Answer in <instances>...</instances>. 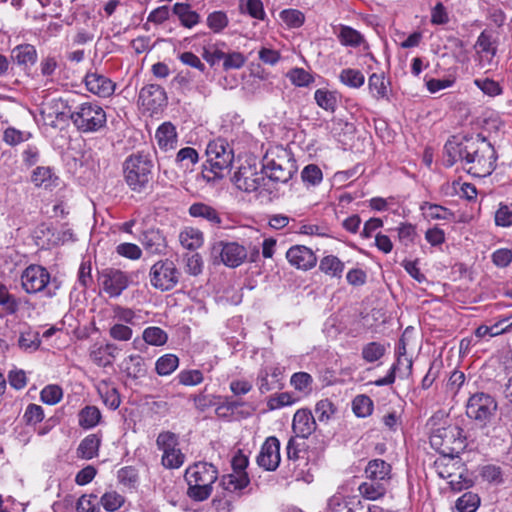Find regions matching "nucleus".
<instances>
[{"instance_id": "obj_56", "label": "nucleus", "mask_w": 512, "mask_h": 512, "mask_svg": "<svg viewBox=\"0 0 512 512\" xmlns=\"http://www.w3.org/2000/svg\"><path fill=\"white\" fill-rule=\"evenodd\" d=\"M301 178L306 185L316 186L321 183L323 173L316 164H309L302 170Z\"/></svg>"}, {"instance_id": "obj_63", "label": "nucleus", "mask_w": 512, "mask_h": 512, "mask_svg": "<svg viewBox=\"0 0 512 512\" xmlns=\"http://www.w3.org/2000/svg\"><path fill=\"white\" fill-rule=\"evenodd\" d=\"M30 137L31 134L28 132H23L13 127H9L4 131L3 140L8 145L15 146L27 141Z\"/></svg>"}, {"instance_id": "obj_14", "label": "nucleus", "mask_w": 512, "mask_h": 512, "mask_svg": "<svg viewBox=\"0 0 512 512\" xmlns=\"http://www.w3.org/2000/svg\"><path fill=\"white\" fill-rule=\"evenodd\" d=\"M211 253L231 268L240 266L247 258L246 248L236 242L217 241L212 245Z\"/></svg>"}, {"instance_id": "obj_17", "label": "nucleus", "mask_w": 512, "mask_h": 512, "mask_svg": "<svg viewBox=\"0 0 512 512\" xmlns=\"http://www.w3.org/2000/svg\"><path fill=\"white\" fill-rule=\"evenodd\" d=\"M138 102L150 113H157L167 105V95L158 84L145 85L139 92Z\"/></svg>"}, {"instance_id": "obj_8", "label": "nucleus", "mask_w": 512, "mask_h": 512, "mask_svg": "<svg viewBox=\"0 0 512 512\" xmlns=\"http://www.w3.org/2000/svg\"><path fill=\"white\" fill-rule=\"evenodd\" d=\"M262 170L269 180L287 183L296 172V165L285 149H278L264 156Z\"/></svg>"}, {"instance_id": "obj_55", "label": "nucleus", "mask_w": 512, "mask_h": 512, "mask_svg": "<svg viewBox=\"0 0 512 512\" xmlns=\"http://www.w3.org/2000/svg\"><path fill=\"white\" fill-rule=\"evenodd\" d=\"M296 398L289 392L277 393L270 396L267 400V407L269 410H277L285 406L293 405Z\"/></svg>"}, {"instance_id": "obj_58", "label": "nucleus", "mask_w": 512, "mask_h": 512, "mask_svg": "<svg viewBox=\"0 0 512 512\" xmlns=\"http://www.w3.org/2000/svg\"><path fill=\"white\" fill-rule=\"evenodd\" d=\"M474 84L488 96L495 97L502 94L500 84L490 78L475 79Z\"/></svg>"}, {"instance_id": "obj_54", "label": "nucleus", "mask_w": 512, "mask_h": 512, "mask_svg": "<svg viewBox=\"0 0 512 512\" xmlns=\"http://www.w3.org/2000/svg\"><path fill=\"white\" fill-rule=\"evenodd\" d=\"M287 77L295 86L298 87H308L314 82V77L303 68L291 69L288 72Z\"/></svg>"}, {"instance_id": "obj_9", "label": "nucleus", "mask_w": 512, "mask_h": 512, "mask_svg": "<svg viewBox=\"0 0 512 512\" xmlns=\"http://www.w3.org/2000/svg\"><path fill=\"white\" fill-rule=\"evenodd\" d=\"M497 407V401L493 396L477 392L471 395L466 403V415L480 427H485L495 416Z\"/></svg>"}, {"instance_id": "obj_29", "label": "nucleus", "mask_w": 512, "mask_h": 512, "mask_svg": "<svg viewBox=\"0 0 512 512\" xmlns=\"http://www.w3.org/2000/svg\"><path fill=\"white\" fill-rule=\"evenodd\" d=\"M155 139L160 149H173L177 144L176 127L171 122L162 123L156 130Z\"/></svg>"}, {"instance_id": "obj_60", "label": "nucleus", "mask_w": 512, "mask_h": 512, "mask_svg": "<svg viewBox=\"0 0 512 512\" xmlns=\"http://www.w3.org/2000/svg\"><path fill=\"white\" fill-rule=\"evenodd\" d=\"M313 379L307 372H297L291 376L290 384L295 390L305 392L311 390Z\"/></svg>"}, {"instance_id": "obj_50", "label": "nucleus", "mask_w": 512, "mask_h": 512, "mask_svg": "<svg viewBox=\"0 0 512 512\" xmlns=\"http://www.w3.org/2000/svg\"><path fill=\"white\" fill-rule=\"evenodd\" d=\"M176 379L180 385L196 386L203 382L204 376L198 369H184L177 374Z\"/></svg>"}, {"instance_id": "obj_31", "label": "nucleus", "mask_w": 512, "mask_h": 512, "mask_svg": "<svg viewBox=\"0 0 512 512\" xmlns=\"http://www.w3.org/2000/svg\"><path fill=\"white\" fill-rule=\"evenodd\" d=\"M124 372L131 379L143 378L147 374L145 360L140 355H130L123 361Z\"/></svg>"}, {"instance_id": "obj_48", "label": "nucleus", "mask_w": 512, "mask_h": 512, "mask_svg": "<svg viewBox=\"0 0 512 512\" xmlns=\"http://www.w3.org/2000/svg\"><path fill=\"white\" fill-rule=\"evenodd\" d=\"M143 340L153 346H162L168 340L167 333L160 327L150 326L143 331Z\"/></svg>"}, {"instance_id": "obj_33", "label": "nucleus", "mask_w": 512, "mask_h": 512, "mask_svg": "<svg viewBox=\"0 0 512 512\" xmlns=\"http://www.w3.org/2000/svg\"><path fill=\"white\" fill-rule=\"evenodd\" d=\"M250 484V478L247 473H235L224 475L221 478L220 485L225 491L230 493L238 492Z\"/></svg>"}, {"instance_id": "obj_41", "label": "nucleus", "mask_w": 512, "mask_h": 512, "mask_svg": "<svg viewBox=\"0 0 512 512\" xmlns=\"http://www.w3.org/2000/svg\"><path fill=\"white\" fill-rule=\"evenodd\" d=\"M179 366V358L175 354L167 353L156 360L155 371L159 376L171 375Z\"/></svg>"}, {"instance_id": "obj_43", "label": "nucleus", "mask_w": 512, "mask_h": 512, "mask_svg": "<svg viewBox=\"0 0 512 512\" xmlns=\"http://www.w3.org/2000/svg\"><path fill=\"white\" fill-rule=\"evenodd\" d=\"M339 80L342 84L350 88L357 89L363 86L365 82V76L358 69L346 68L340 72Z\"/></svg>"}, {"instance_id": "obj_7", "label": "nucleus", "mask_w": 512, "mask_h": 512, "mask_svg": "<svg viewBox=\"0 0 512 512\" xmlns=\"http://www.w3.org/2000/svg\"><path fill=\"white\" fill-rule=\"evenodd\" d=\"M464 431L458 425H447L434 429L430 436L432 447L450 460L457 458L465 448Z\"/></svg>"}, {"instance_id": "obj_37", "label": "nucleus", "mask_w": 512, "mask_h": 512, "mask_svg": "<svg viewBox=\"0 0 512 512\" xmlns=\"http://www.w3.org/2000/svg\"><path fill=\"white\" fill-rule=\"evenodd\" d=\"M20 300L9 292L8 287L0 282V308L7 315H14L18 312Z\"/></svg>"}, {"instance_id": "obj_2", "label": "nucleus", "mask_w": 512, "mask_h": 512, "mask_svg": "<svg viewBox=\"0 0 512 512\" xmlns=\"http://www.w3.org/2000/svg\"><path fill=\"white\" fill-rule=\"evenodd\" d=\"M69 119L78 132L94 134L107 127V114L96 101H86L68 107Z\"/></svg>"}, {"instance_id": "obj_24", "label": "nucleus", "mask_w": 512, "mask_h": 512, "mask_svg": "<svg viewBox=\"0 0 512 512\" xmlns=\"http://www.w3.org/2000/svg\"><path fill=\"white\" fill-rule=\"evenodd\" d=\"M31 182L38 188L52 191L60 184V178L49 166H38L31 174Z\"/></svg>"}, {"instance_id": "obj_15", "label": "nucleus", "mask_w": 512, "mask_h": 512, "mask_svg": "<svg viewBox=\"0 0 512 512\" xmlns=\"http://www.w3.org/2000/svg\"><path fill=\"white\" fill-rule=\"evenodd\" d=\"M98 281L110 297H118L129 286L126 273L115 268H105L98 272Z\"/></svg>"}, {"instance_id": "obj_3", "label": "nucleus", "mask_w": 512, "mask_h": 512, "mask_svg": "<svg viewBox=\"0 0 512 512\" xmlns=\"http://www.w3.org/2000/svg\"><path fill=\"white\" fill-rule=\"evenodd\" d=\"M391 472V465L383 459L370 460L364 470L366 480L358 487L360 495L372 501L384 497L390 484Z\"/></svg>"}, {"instance_id": "obj_26", "label": "nucleus", "mask_w": 512, "mask_h": 512, "mask_svg": "<svg viewBox=\"0 0 512 512\" xmlns=\"http://www.w3.org/2000/svg\"><path fill=\"white\" fill-rule=\"evenodd\" d=\"M10 57L18 66L27 69L37 62L38 55L33 45L20 44L12 49Z\"/></svg>"}, {"instance_id": "obj_22", "label": "nucleus", "mask_w": 512, "mask_h": 512, "mask_svg": "<svg viewBox=\"0 0 512 512\" xmlns=\"http://www.w3.org/2000/svg\"><path fill=\"white\" fill-rule=\"evenodd\" d=\"M84 82L87 90L99 97H109L115 90L112 80L96 72L87 73Z\"/></svg>"}, {"instance_id": "obj_42", "label": "nucleus", "mask_w": 512, "mask_h": 512, "mask_svg": "<svg viewBox=\"0 0 512 512\" xmlns=\"http://www.w3.org/2000/svg\"><path fill=\"white\" fill-rule=\"evenodd\" d=\"M386 346L380 342H369L362 347L361 356L367 363L380 360L386 354Z\"/></svg>"}, {"instance_id": "obj_62", "label": "nucleus", "mask_w": 512, "mask_h": 512, "mask_svg": "<svg viewBox=\"0 0 512 512\" xmlns=\"http://www.w3.org/2000/svg\"><path fill=\"white\" fill-rule=\"evenodd\" d=\"M63 396L62 389L57 385H48L40 393L41 400L48 405L57 404Z\"/></svg>"}, {"instance_id": "obj_11", "label": "nucleus", "mask_w": 512, "mask_h": 512, "mask_svg": "<svg viewBox=\"0 0 512 512\" xmlns=\"http://www.w3.org/2000/svg\"><path fill=\"white\" fill-rule=\"evenodd\" d=\"M180 272L170 259L159 260L149 271L151 285L162 292L172 290L179 282Z\"/></svg>"}, {"instance_id": "obj_16", "label": "nucleus", "mask_w": 512, "mask_h": 512, "mask_svg": "<svg viewBox=\"0 0 512 512\" xmlns=\"http://www.w3.org/2000/svg\"><path fill=\"white\" fill-rule=\"evenodd\" d=\"M232 182L239 190L251 193L265 186V177L263 170L258 172L255 167L247 165L239 167L232 177Z\"/></svg>"}, {"instance_id": "obj_10", "label": "nucleus", "mask_w": 512, "mask_h": 512, "mask_svg": "<svg viewBox=\"0 0 512 512\" xmlns=\"http://www.w3.org/2000/svg\"><path fill=\"white\" fill-rule=\"evenodd\" d=\"M21 287L28 294L44 292L47 297H53L56 292L52 291L48 285L51 280L48 270L37 264H31L21 273Z\"/></svg>"}, {"instance_id": "obj_4", "label": "nucleus", "mask_w": 512, "mask_h": 512, "mask_svg": "<svg viewBox=\"0 0 512 512\" xmlns=\"http://www.w3.org/2000/svg\"><path fill=\"white\" fill-rule=\"evenodd\" d=\"M188 484L187 495L195 501L208 499L213 490V484L218 479V469L208 462H197L185 471Z\"/></svg>"}, {"instance_id": "obj_53", "label": "nucleus", "mask_w": 512, "mask_h": 512, "mask_svg": "<svg viewBox=\"0 0 512 512\" xmlns=\"http://www.w3.org/2000/svg\"><path fill=\"white\" fill-rule=\"evenodd\" d=\"M480 505V498L472 492L464 493L456 502L459 512H475Z\"/></svg>"}, {"instance_id": "obj_46", "label": "nucleus", "mask_w": 512, "mask_h": 512, "mask_svg": "<svg viewBox=\"0 0 512 512\" xmlns=\"http://www.w3.org/2000/svg\"><path fill=\"white\" fill-rule=\"evenodd\" d=\"M314 411L319 422L328 423L336 413L337 408L331 400L325 398L316 403Z\"/></svg>"}, {"instance_id": "obj_47", "label": "nucleus", "mask_w": 512, "mask_h": 512, "mask_svg": "<svg viewBox=\"0 0 512 512\" xmlns=\"http://www.w3.org/2000/svg\"><path fill=\"white\" fill-rule=\"evenodd\" d=\"M19 347L24 351H36L41 345L39 332L28 329L18 339Z\"/></svg>"}, {"instance_id": "obj_32", "label": "nucleus", "mask_w": 512, "mask_h": 512, "mask_svg": "<svg viewBox=\"0 0 512 512\" xmlns=\"http://www.w3.org/2000/svg\"><path fill=\"white\" fill-rule=\"evenodd\" d=\"M100 445L101 436L99 434H89L80 442L77 454L82 459L90 460L98 455Z\"/></svg>"}, {"instance_id": "obj_30", "label": "nucleus", "mask_w": 512, "mask_h": 512, "mask_svg": "<svg viewBox=\"0 0 512 512\" xmlns=\"http://www.w3.org/2000/svg\"><path fill=\"white\" fill-rule=\"evenodd\" d=\"M179 241L183 248L195 251L203 245L204 235L198 228L185 227L179 233Z\"/></svg>"}, {"instance_id": "obj_20", "label": "nucleus", "mask_w": 512, "mask_h": 512, "mask_svg": "<svg viewBox=\"0 0 512 512\" xmlns=\"http://www.w3.org/2000/svg\"><path fill=\"white\" fill-rule=\"evenodd\" d=\"M282 369L277 365L265 366L260 369L257 376V385L261 394L283 387Z\"/></svg>"}, {"instance_id": "obj_64", "label": "nucleus", "mask_w": 512, "mask_h": 512, "mask_svg": "<svg viewBox=\"0 0 512 512\" xmlns=\"http://www.w3.org/2000/svg\"><path fill=\"white\" fill-rule=\"evenodd\" d=\"M77 512H99V504L96 495H82L76 506Z\"/></svg>"}, {"instance_id": "obj_52", "label": "nucleus", "mask_w": 512, "mask_h": 512, "mask_svg": "<svg viewBox=\"0 0 512 512\" xmlns=\"http://www.w3.org/2000/svg\"><path fill=\"white\" fill-rule=\"evenodd\" d=\"M281 20L289 28H299L305 22V15L298 9H284L280 12Z\"/></svg>"}, {"instance_id": "obj_59", "label": "nucleus", "mask_w": 512, "mask_h": 512, "mask_svg": "<svg viewBox=\"0 0 512 512\" xmlns=\"http://www.w3.org/2000/svg\"><path fill=\"white\" fill-rule=\"evenodd\" d=\"M185 271L189 275L197 276L202 273L203 260L199 253L187 254L184 257Z\"/></svg>"}, {"instance_id": "obj_13", "label": "nucleus", "mask_w": 512, "mask_h": 512, "mask_svg": "<svg viewBox=\"0 0 512 512\" xmlns=\"http://www.w3.org/2000/svg\"><path fill=\"white\" fill-rule=\"evenodd\" d=\"M304 443H299L294 437H291L286 446L287 458L289 467L293 471V477L297 481H303L305 483H311L312 477L309 470L302 469V463H304V456L308 455L309 448H303ZM307 463V461H305Z\"/></svg>"}, {"instance_id": "obj_6", "label": "nucleus", "mask_w": 512, "mask_h": 512, "mask_svg": "<svg viewBox=\"0 0 512 512\" xmlns=\"http://www.w3.org/2000/svg\"><path fill=\"white\" fill-rule=\"evenodd\" d=\"M153 161L149 152L137 151L123 163L124 179L131 190L141 192L152 179Z\"/></svg>"}, {"instance_id": "obj_25", "label": "nucleus", "mask_w": 512, "mask_h": 512, "mask_svg": "<svg viewBox=\"0 0 512 512\" xmlns=\"http://www.w3.org/2000/svg\"><path fill=\"white\" fill-rule=\"evenodd\" d=\"M118 352L119 348L113 343L95 345L90 350V358L99 367H107L113 364Z\"/></svg>"}, {"instance_id": "obj_45", "label": "nucleus", "mask_w": 512, "mask_h": 512, "mask_svg": "<svg viewBox=\"0 0 512 512\" xmlns=\"http://www.w3.org/2000/svg\"><path fill=\"white\" fill-rule=\"evenodd\" d=\"M198 160L199 155L196 149L192 147H185L178 151L175 162L182 169L192 170V167L198 162Z\"/></svg>"}, {"instance_id": "obj_39", "label": "nucleus", "mask_w": 512, "mask_h": 512, "mask_svg": "<svg viewBox=\"0 0 512 512\" xmlns=\"http://www.w3.org/2000/svg\"><path fill=\"white\" fill-rule=\"evenodd\" d=\"M388 84L389 82L385 80L383 73H373L368 79L369 90L372 93V96L377 100L388 98Z\"/></svg>"}, {"instance_id": "obj_12", "label": "nucleus", "mask_w": 512, "mask_h": 512, "mask_svg": "<svg viewBox=\"0 0 512 512\" xmlns=\"http://www.w3.org/2000/svg\"><path fill=\"white\" fill-rule=\"evenodd\" d=\"M156 445L163 452L161 463L167 469H178L185 461V455L179 446L178 436L170 431L159 433Z\"/></svg>"}, {"instance_id": "obj_36", "label": "nucleus", "mask_w": 512, "mask_h": 512, "mask_svg": "<svg viewBox=\"0 0 512 512\" xmlns=\"http://www.w3.org/2000/svg\"><path fill=\"white\" fill-rule=\"evenodd\" d=\"M476 47L478 48V53L483 54L481 57H486L488 62H491L497 52L496 43L493 40L492 33L487 30L482 31L478 36Z\"/></svg>"}, {"instance_id": "obj_19", "label": "nucleus", "mask_w": 512, "mask_h": 512, "mask_svg": "<svg viewBox=\"0 0 512 512\" xmlns=\"http://www.w3.org/2000/svg\"><path fill=\"white\" fill-rule=\"evenodd\" d=\"M287 261L297 269L309 270L317 263L314 252L304 245H294L286 252Z\"/></svg>"}, {"instance_id": "obj_38", "label": "nucleus", "mask_w": 512, "mask_h": 512, "mask_svg": "<svg viewBox=\"0 0 512 512\" xmlns=\"http://www.w3.org/2000/svg\"><path fill=\"white\" fill-rule=\"evenodd\" d=\"M344 268V263L334 255H328L323 257L319 264V269L323 273L335 278L342 277Z\"/></svg>"}, {"instance_id": "obj_34", "label": "nucleus", "mask_w": 512, "mask_h": 512, "mask_svg": "<svg viewBox=\"0 0 512 512\" xmlns=\"http://www.w3.org/2000/svg\"><path fill=\"white\" fill-rule=\"evenodd\" d=\"M420 210L430 220H450L454 217V213L448 208L427 201L420 205Z\"/></svg>"}, {"instance_id": "obj_27", "label": "nucleus", "mask_w": 512, "mask_h": 512, "mask_svg": "<svg viewBox=\"0 0 512 512\" xmlns=\"http://www.w3.org/2000/svg\"><path fill=\"white\" fill-rule=\"evenodd\" d=\"M141 243L150 254H161L166 249V239L158 229H148L143 232Z\"/></svg>"}, {"instance_id": "obj_5", "label": "nucleus", "mask_w": 512, "mask_h": 512, "mask_svg": "<svg viewBox=\"0 0 512 512\" xmlns=\"http://www.w3.org/2000/svg\"><path fill=\"white\" fill-rule=\"evenodd\" d=\"M206 155L209 168L204 165L200 177L207 183L223 178L224 172L230 170L234 160L233 149L229 143L223 138L209 142Z\"/></svg>"}, {"instance_id": "obj_28", "label": "nucleus", "mask_w": 512, "mask_h": 512, "mask_svg": "<svg viewBox=\"0 0 512 512\" xmlns=\"http://www.w3.org/2000/svg\"><path fill=\"white\" fill-rule=\"evenodd\" d=\"M172 12L178 17L180 24L185 28L191 29L200 23L201 16L198 12L192 10L189 3H175L172 7Z\"/></svg>"}, {"instance_id": "obj_51", "label": "nucleus", "mask_w": 512, "mask_h": 512, "mask_svg": "<svg viewBox=\"0 0 512 512\" xmlns=\"http://www.w3.org/2000/svg\"><path fill=\"white\" fill-rule=\"evenodd\" d=\"M352 409L357 417H367L373 411V401L366 395H358L352 402Z\"/></svg>"}, {"instance_id": "obj_40", "label": "nucleus", "mask_w": 512, "mask_h": 512, "mask_svg": "<svg viewBox=\"0 0 512 512\" xmlns=\"http://www.w3.org/2000/svg\"><path fill=\"white\" fill-rule=\"evenodd\" d=\"M337 36L344 46L358 47L365 41L364 36L359 31L347 25H340Z\"/></svg>"}, {"instance_id": "obj_1", "label": "nucleus", "mask_w": 512, "mask_h": 512, "mask_svg": "<svg viewBox=\"0 0 512 512\" xmlns=\"http://www.w3.org/2000/svg\"><path fill=\"white\" fill-rule=\"evenodd\" d=\"M497 158L494 146L481 134L464 137L459 142L448 140L444 145V165L452 167L460 161L463 169L474 177L491 175Z\"/></svg>"}, {"instance_id": "obj_44", "label": "nucleus", "mask_w": 512, "mask_h": 512, "mask_svg": "<svg viewBox=\"0 0 512 512\" xmlns=\"http://www.w3.org/2000/svg\"><path fill=\"white\" fill-rule=\"evenodd\" d=\"M314 99L319 107L322 109L334 112L337 107V96L336 92H332L326 89H317L314 93Z\"/></svg>"}, {"instance_id": "obj_23", "label": "nucleus", "mask_w": 512, "mask_h": 512, "mask_svg": "<svg viewBox=\"0 0 512 512\" xmlns=\"http://www.w3.org/2000/svg\"><path fill=\"white\" fill-rule=\"evenodd\" d=\"M188 213L193 218L205 220L211 227L220 228L223 224V218L220 212L203 202L193 203L189 207Z\"/></svg>"}, {"instance_id": "obj_21", "label": "nucleus", "mask_w": 512, "mask_h": 512, "mask_svg": "<svg viewBox=\"0 0 512 512\" xmlns=\"http://www.w3.org/2000/svg\"><path fill=\"white\" fill-rule=\"evenodd\" d=\"M317 424L315 416L309 409H299L295 412L292 421V430L297 437L308 438L315 430Z\"/></svg>"}, {"instance_id": "obj_35", "label": "nucleus", "mask_w": 512, "mask_h": 512, "mask_svg": "<svg viewBox=\"0 0 512 512\" xmlns=\"http://www.w3.org/2000/svg\"><path fill=\"white\" fill-rule=\"evenodd\" d=\"M101 418L100 410L96 406L88 405L80 410L78 423L83 429H92L100 423Z\"/></svg>"}, {"instance_id": "obj_18", "label": "nucleus", "mask_w": 512, "mask_h": 512, "mask_svg": "<svg viewBox=\"0 0 512 512\" xmlns=\"http://www.w3.org/2000/svg\"><path fill=\"white\" fill-rule=\"evenodd\" d=\"M280 461V441L277 437L270 436L262 444L256 462L265 471H275L279 467Z\"/></svg>"}, {"instance_id": "obj_57", "label": "nucleus", "mask_w": 512, "mask_h": 512, "mask_svg": "<svg viewBox=\"0 0 512 512\" xmlns=\"http://www.w3.org/2000/svg\"><path fill=\"white\" fill-rule=\"evenodd\" d=\"M207 26L215 33L224 30L229 23L228 17L223 11H214L207 16Z\"/></svg>"}, {"instance_id": "obj_61", "label": "nucleus", "mask_w": 512, "mask_h": 512, "mask_svg": "<svg viewBox=\"0 0 512 512\" xmlns=\"http://www.w3.org/2000/svg\"><path fill=\"white\" fill-rule=\"evenodd\" d=\"M480 475L483 478V480L489 483H503V473L499 466L492 464L485 465L481 468Z\"/></svg>"}, {"instance_id": "obj_49", "label": "nucleus", "mask_w": 512, "mask_h": 512, "mask_svg": "<svg viewBox=\"0 0 512 512\" xmlns=\"http://www.w3.org/2000/svg\"><path fill=\"white\" fill-rule=\"evenodd\" d=\"M239 8L242 14H248L254 19L263 21L266 17L261 0H246L245 4L241 1Z\"/></svg>"}]
</instances>
